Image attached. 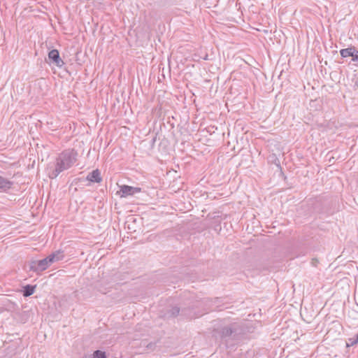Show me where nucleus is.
I'll list each match as a JSON object with an SVG mask.
<instances>
[{"label":"nucleus","instance_id":"obj_4","mask_svg":"<svg viewBox=\"0 0 358 358\" xmlns=\"http://www.w3.org/2000/svg\"><path fill=\"white\" fill-rule=\"evenodd\" d=\"M48 58L52 63L58 67H62L64 64V62L60 58L59 51L56 49H53L49 52Z\"/></svg>","mask_w":358,"mask_h":358},{"label":"nucleus","instance_id":"obj_8","mask_svg":"<svg viewBox=\"0 0 358 358\" xmlns=\"http://www.w3.org/2000/svg\"><path fill=\"white\" fill-rule=\"evenodd\" d=\"M356 48L355 46H350L348 48L341 49L340 50V55L343 58H346L348 57H351L354 54L356 50Z\"/></svg>","mask_w":358,"mask_h":358},{"label":"nucleus","instance_id":"obj_19","mask_svg":"<svg viewBox=\"0 0 358 358\" xmlns=\"http://www.w3.org/2000/svg\"><path fill=\"white\" fill-rule=\"evenodd\" d=\"M20 315H21L22 317H24V315H25L24 313H18Z\"/></svg>","mask_w":358,"mask_h":358},{"label":"nucleus","instance_id":"obj_21","mask_svg":"<svg viewBox=\"0 0 358 358\" xmlns=\"http://www.w3.org/2000/svg\"><path fill=\"white\" fill-rule=\"evenodd\" d=\"M206 302H212V301L209 300V299H207V300H206Z\"/></svg>","mask_w":358,"mask_h":358},{"label":"nucleus","instance_id":"obj_24","mask_svg":"<svg viewBox=\"0 0 358 358\" xmlns=\"http://www.w3.org/2000/svg\"><path fill=\"white\" fill-rule=\"evenodd\" d=\"M357 341H358V334H357Z\"/></svg>","mask_w":358,"mask_h":358},{"label":"nucleus","instance_id":"obj_15","mask_svg":"<svg viewBox=\"0 0 358 358\" xmlns=\"http://www.w3.org/2000/svg\"><path fill=\"white\" fill-rule=\"evenodd\" d=\"M358 341H357V337L355 338H350L348 339V342L347 343V346H352L357 344Z\"/></svg>","mask_w":358,"mask_h":358},{"label":"nucleus","instance_id":"obj_14","mask_svg":"<svg viewBox=\"0 0 358 358\" xmlns=\"http://www.w3.org/2000/svg\"><path fill=\"white\" fill-rule=\"evenodd\" d=\"M352 62H354V65L358 66V50L356 49L354 54L352 55Z\"/></svg>","mask_w":358,"mask_h":358},{"label":"nucleus","instance_id":"obj_20","mask_svg":"<svg viewBox=\"0 0 358 358\" xmlns=\"http://www.w3.org/2000/svg\"><path fill=\"white\" fill-rule=\"evenodd\" d=\"M203 59H205V60L208 59V55H206V57L203 58Z\"/></svg>","mask_w":358,"mask_h":358},{"label":"nucleus","instance_id":"obj_7","mask_svg":"<svg viewBox=\"0 0 358 358\" xmlns=\"http://www.w3.org/2000/svg\"><path fill=\"white\" fill-rule=\"evenodd\" d=\"M13 182L0 176V192H7L13 186Z\"/></svg>","mask_w":358,"mask_h":358},{"label":"nucleus","instance_id":"obj_5","mask_svg":"<svg viewBox=\"0 0 358 358\" xmlns=\"http://www.w3.org/2000/svg\"><path fill=\"white\" fill-rule=\"evenodd\" d=\"M141 191L140 187H134L129 185H122L120 187V192H122V196H132Z\"/></svg>","mask_w":358,"mask_h":358},{"label":"nucleus","instance_id":"obj_13","mask_svg":"<svg viewBox=\"0 0 358 358\" xmlns=\"http://www.w3.org/2000/svg\"><path fill=\"white\" fill-rule=\"evenodd\" d=\"M44 259L46 260L47 264H48V266L51 264H52L53 262H55V255H52V254H50V255H48L47 257H45Z\"/></svg>","mask_w":358,"mask_h":358},{"label":"nucleus","instance_id":"obj_6","mask_svg":"<svg viewBox=\"0 0 358 358\" xmlns=\"http://www.w3.org/2000/svg\"><path fill=\"white\" fill-rule=\"evenodd\" d=\"M86 180H87L92 182H96V183L101 182L102 181V178L101 176V173H100L99 170L95 169V170L92 171L91 173H90L87 175Z\"/></svg>","mask_w":358,"mask_h":358},{"label":"nucleus","instance_id":"obj_1","mask_svg":"<svg viewBox=\"0 0 358 358\" xmlns=\"http://www.w3.org/2000/svg\"><path fill=\"white\" fill-rule=\"evenodd\" d=\"M78 153L74 149H67L62 152L56 159L54 166L48 168V176L51 179L71 168L77 161Z\"/></svg>","mask_w":358,"mask_h":358},{"label":"nucleus","instance_id":"obj_16","mask_svg":"<svg viewBox=\"0 0 358 358\" xmlns=\"http://www.w3.org/2000/svg\"><path fill=\"white\" fill-rule=\"evenodd\" d=\"M317 263H318V260L317 259H312V264L314 266H316Z\"/></svg>","mask_w":358,"mask_h":358},{"label":"nucleus","instance_id":"obj_18","mask_svg":"<svg viewBox=\"0 0 358 358\" xmlns=\"http://www.w3.org/2000/svg\"><path fill=\"white\" fill-rule=\"evenodd\" d=\"M26 320H27V318H25V319L22 318L21 322H22V323H24V322H26Z\"/></svg>","mask_w":358,"mask_h":358},{"label":"nucleus","instance_id":"obj_12","mask_svg":"<svg viewBox=\"0 0 358 358\" xmlns=\"http://www.w3.org/2000/svg\"><path fill=\"white\" fill-rule=\"evenodd\" d=\"M52 255H55V262L62 260L64 257L62 252L61 250H57L55 252H52Z\"/></svg>","mask_w":358,"mask_h":358},{"label":"nucleus","instance_id":"obj_2","mask_svg":"<svg viewBox=\"0 0 358 358\" xmlns=\"http://www.w3.org/2000/svg\"><path fill=\"white\" fill-rule=\"evenodd\" d=\"M239 329V325L236 323H234L229 326H224L220 328L215 329L213 332L215 334L220 335L222 338H225L227 337L236 334Z\"/></svg>","mask_w":358,"mask_h":358},{"label":"nucleus","instance_id":"obj_10","mask_svg":"<svg viewBox=\"0 0 358 358\" xmlns=\"http://www.w3.org/2000/svg\"><path fill=\"white\" fill-rule=\"evenodd\" d=\"M92 358H107L105 352L96 350L92 354Z\"/></svg>","mask_w":358,"mask_h":358},{"label":"nucleus","instance_id":"obj_17","mask_svg":"<svg viewBox=\"0 0 358 358\" xmlns=\"http://www.w3.org/2000/svg\"><path fill=\"white\" fill-rule=\"evenodd\" d=\"M156 141V136H155L152 140V145H154V143H155Z\"/></svg>","mask_w":358,"mask_h":358},{"label":"nucleus","instance_id":"obj_22","mask_svg":"<svg viewBox=\"0 0 358 358\" xmlns=\"http://www.w3.org/2000/svg\"><path fill=\"white\" fill-rule=\"evenodd\" d=\"M210 310H213V308H208Z\"/></svg>","mask_w":358,"mask_h":358},{"label":"nucleus","instance_id":"obj_23","mask_svg":"<svg viewBox=\"0 0 358 358\" xmlns=\"http://www.w3.org/2000/svg\"><path fill=\"white\" fill-rule=\"evenodd\" d=\"M184 311H185L184 310H182V314H184V315H185V313H184Z\"/></svg>","mask_w":358,"mask_h":358},{"label":"nucleus","instance_id":"obj_11","mask_svg":"<svg viewBox=\"0 0 358 358\" xmlns=\"http://www.w3.org/2000/svg\"><path fill=\"white\" fill-rule=\"evenodd\" d=\"M179 313L180 308H178V306H174L169 310L168 313L170 315V316L175 317L179 315Z\"/></svg>","mask_w":358,"mask_h":358},{"label":"nucleus","instance_id":"obj_9","mask_svg":"<svg viewBox=\"0 0 358 358\" xmlns=\"http://www.w3.org/2000/svg\"><path fill=\"white\" fill-rule=\"evenodd\" d=\"M36 286L31 285H27L23 287V296H29L34 293Z\"/></svg>","mask_w":358,"mask_h":358},{"label":"nucleus","instance_id":"obj_3","mask_svg":"<svg viewBox=\"0 0 358 358\" xmlns=\"http://www.w3.org/2000/svg\"><path fill=\"white\" fill-rule=\"evenodd\" d=\"M48 268L47 262L45 259L41 260H31L29 264V271L35 273H40Z\"/></svg>","mask_w":358,"mask_h":358}]
</instances>
